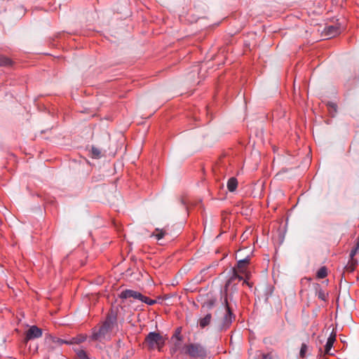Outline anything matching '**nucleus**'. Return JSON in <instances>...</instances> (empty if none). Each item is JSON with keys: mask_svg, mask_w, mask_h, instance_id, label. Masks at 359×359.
I'll return each mask as SVG.
<instances>
[{"mask_svg": "<svg viewBox=\"0 0 359 359\" xmlns=\"http://www.w3.org/2000/svg\"><path fill=\"white\" fill-rule=\"evenodd\" d=\"M307 349H308V346L305 343H303L301 346V348H300V351H299L300 358H305Z\"/></svg>", "mask_w": 359, "mask_h": 359, "instance_id": "nucleus-21", "label": "nucleus"}, {"mask_svg": "<svg viewBox=\"0 0 359 359\" xmlns=\"http://www.w3.org/2000/svg\"><path fill=\"white\" fill-rule=\"evenodd\" d=\"M212 305V303H210L209 307H211Z\"/></svg>", "mask_w": 359, "mask_h": 359, "instance_id": "nucleus-27", "label": "nucleus"}, {"mask_svg": "<svg viewBox=\"0 0 359 359\" xmlns=\"http://www.w3.org/2000/svg\"><path fill=\"white\" fill-rule=\"evenodd\" d=\"M140 301L142 302H144L148 305H154L156 303V300L151 299L146 296H144L143 294H142V297H141Z\"/></svg>", "mask_w": 359, "mask_h": 359, "instance_id": "nucleus-18", "label": "nucleus"}, {"mask_svg": "<svg viewBox=\"0 0 359 359\" xmlns=\"http://www.w3.org/2000/svg\"><path fill=\"white\" fill-rule=\"evenodd\" d=\"M119 297L121 299L133 298L140 300L141 297H142V294L133 290H125L120 293Z\"/></svg>", "mask_w": 359, "mask_h": 359, "instance_id": "nucleus-7", "label": "nucleus"}, {"mask_svg": "<svg viewBox=\"0 0 359 359\" xmlns=\"http://www.w3.org/2000/svg\"><path fill=\"white\" fill-rule=\"evenodd\" d=\"M175 339L176 341H182V335H181V327H178L176 330L173 336L172 337V339Z\"/></svg>", "mask_w": 359, "mask_h": 359, "instance_id": "nucleus-22", "label": "nucleus"}, {"mask_svg": "<svg viewBox=\"0 0 359 359\" xmlns=\"http://www.w3.org/2000/svg\"><path fill=\"white\" fill-rule=\"evenodd\" d=\"M225 302H226V305H225L226 314L224 318V324L225 325H228L232 322L233 313L229 306L226 299H225Z\"/></svg>", "mask_w": 359, "mask_h": 359, "instance_id": "nucleus-10", "label": "nucleus"}, {"mask_svg": "<svg viewBox=\"0 0 359 359\" xmlns=\"http://www.w3.org/2000/svg\"><path fill=\"white\" fill-rule=\"evenodd\" d=\"M250 263V257H247L245 259H241L237 263V268L236 269L238 270L241 273L245 274L247 271V266Z\"/></svg>", "mask_w": 359, "mask_h": 359, "instance_id": "nucleus-8", "label": "nucleus"}, {"mask_svg": "<svg viewBox=\"0 0 359 359\" xmlns=\"http://www.w3.org/2000/svg\"><path fill=\"white\" fill-rule=\"evenodd\" d=\"M237 186H238V181L236 177H231L230 179H229V180L227 182V188L229 191H231V192L234 191L236 189Z\"/></svg>", "mask_w": 359, "mask_h": 359, "instance_id": "nucleus-14", "label": "nucleus"}, {"mask_svg": "<svg viewBox=\"0 0 359 359\" xmlns=\"http://www.w3.org/2000/svg\"><path fill=\"white\" fill-rule=\"evenodd\" d=\"M46 342L50 346L51 348H55L57 346H60L62 344H67V340L57 338L51 334H48L46 337Z\"/></svg>", "mask_w": 359, "mask_h": 359, "instance_id": "nucleus-6", "label": "nucleus"}, {"mask_svg": "<svg viewBox=\"0 0 359 359\" xmlns=\"http://www.w3.org/2000/svg\"><path fill=\"white\" fill-rule=\"evenodd\" d=\"M330 109H332L334 111H337V105L334 103L329 104L328 105Z\"/></svg>", "mask_w": 359, "mask_h": 359, "instance_id": "nucleus-26", "label": "nucleus"}, {"mask_svg": "<svg viewBox=\"0 0 359 359\" xmlns=\"http://www.w3.org/2000/svg\"><path fill=\"white\" fill-rule=\"evenodd\" d=\"M166 234L165 229H156L155 231L151 235V237H155L158 241L162 239Z\"/></svg>", "mask_w": 359, "mask_h": 359, "instance_id": "nucleus-15", "label": "nucleus"}, {"mask_svg": "<svg viewBox=\"0 0 359 359\" xmlns=\"http://www.w3.org/2000/svg\"><path fill=\"white\" fill-rule=\"evenodd\" d=\"M336 333L332 332L325 346V354H330V350L333 346L334 341H336Z\"/></svg>", "mask_w": 359, "mask_h": 359, "instance_id": "nucleus-9", "label": "nucleus"}, {"mask_svg": "<svg viewBox=\"0 0 359 359\" xmlns=\"http://www.w3.org/2000/svg\"><path fill=\"white\" fill-rule=\"evenodd\" d=\"M359 250V241L357 242L355 246L351 250L350 252V257L353 258Z\"/></svg>", "mask_w": 359, "mask_h": 359, "instance_id": "nucleus-24", "label": "nucleus"}, {"mask_svg": "<svg viewBox=\"0 0 359 359\" xmlns=\"http://www.w3.org/2000/svg\"><path fill=\"white\" fill-rule=\"evenodd\" d=\"M13 64L12 60L2 55H0V67H10Z\"/></svg>", "mask_w": 359, "mask_h": 359, "instance_id": "nucleus-16", "label": "nucleus"}, {"mask_svg": "<svg viewBox=\"0 0 359 359\" xmlns=\"http://www.w3.org/2000/svg\"><path fill=\"white\" fill-rule=\"evenodd\" d=\"M42 330L36 325H32L25 333V341L27 342L29 340L38 339L42 336Z\"/></svg>", "mask_w": 359, "mask_h": 359, "instance_id": "nucleus-4", "label": "nucleus"}, {"mask_svg": "<svg viewBox=\"0 0 359 359\" xmlns=\"http://www.w3.org/2000/svg\"><path fill=\"white\" fill-rule=\"evenodd\" d=\"M181 341H176L170 348L171 354H175L181 348Z\"/></svg>", "mask_w": 359, "mask_h": 359, "instance_id": "nucleus-20", "label": "nucleus"}, {"mask_svg": "<svg viewBox=\"0 0 359 359\" xmlns=\"http://www.w3.org/2000/svg\"><path fill=\"white\" fill-rule=\"evenodd\" d=\"M77 358L76 359H89L87 356L86 353L83 350H80L77 352Z\"/></svg>", "mask_w": 359, "mask_h": 359, "instance_id": "nucleus-23", "label": "nucleus"}, {"mask_svg": "<svg viewBox=\"0 0 359 359\" xmlns=\"http://www.w3.org/2000/svg\"><path fill=\"white\" fill-rule=\"evenodd\" d=\"M87 339L86 334H79L76 337H72L70 340H67V344H79L85 341Z\"/></svg>", "mask_w": 359, "mask_h": 359, "instance_id": "nucleus-12", "label": "nucleus"}, {"mask_svg": "<svg viewBox=\"0 0 359 359\" xmlns=\"http://www.w3.org/2000/svg\"><path fill=\"white\" fill-rule=\"evenodd\" d=\"M212 320V315L210 313L206 314L203 318L199 319L198 323L201 328H204L208 326Z\"/></svg>", "mask_w": 359, "mask_h": 359, "instance_id": "nucleus-13", "label": "nucleus"}, {"mask_svg": "<svg viewBox=\"0 0 359 359\" xmlns=\"http://www.w3.org/2000/svg\"><path fill=\"white\" fill-rule=\"evenodd\" d=\"M341 32V28L339 24L329 25L325 27L324 34L327 38H332L339 35Z\"/></svg>", "mask_w": 359, "mask_h": 359, "instance_id": "nucleus-5", "label": "nucleus"}, {"mask_svg": "<svg viewBox=\"0 0 359 359\" xmlns=\"http://www.w3.org/2000/svg\"><path fill=\"white\" fill-rule=\"evenodd\" d=\"M182 353L193 358L204 359L207 356L206 348L199 343H191L184 345Z\"/></svg>", "mask_w": 359, "mask_h": 359, "instance_id": "nucleus-2", "label": "nucleus"}, {"mask_svg": "<svg viewBox=\"0 0 359 359\" xmlns=\"http://www.w3.org/2000/svg\"><path fill=\"white\" fill-rule=\"evenodd\" d=\"M318 297L322 300H325L326 298L325 292L321 290L318 292Z\"/></svg>", "mask_w": 359, "mask_h": 359, "instance_id": "nucleus-25", "label": "nucleus"}, {"mask_svg": "<svg viewBox=\"0 0 359 359\" xmlns=\"http://www.w3.org/2000/svg\"><path fill=\"white\" fill-rule=\"evenodd\" d=\"M91 155L93 158H99L101 156V151L98 148L95 147H92L91 148Z\"/></svg>", "mask_w": 359, "mask_h": 359, "instance_id": "nucleus-19", "label": "nucleus"}, {"mask_svg": "<svg viewBox=\"0 0 359 359\" xmlns=\"http://www.w3.org/2000/svg\"><path fill=\"white\" fill-rule=\"evenodd\" d=\"M243 274L241 273L238 270L233 269V273L226 283V287L227 288L233 282H234L236 280H238V281L242 280L243 279Z\"/></svg>", "mask_w": 359, "mask_h": 359, "instance_id": "nucleus-11", "label": "nucleus"}, {"mask_svg": "<svg viewBox=\"0 0 359 359\" xmlns=\"http://www.w3.org/2000/svg\"><path fill=\"white\" fill-rule=\"evenodd\" d=\"M165 341L163 337L156 332H149L145 338V344L150 350L158 349L161 351Z\"/></svg>", "mask_w": 359, "mask_h": 359, "instance_id": "nucleus-3", "label": "nucleus"}, {"mask_svg": "<svg viewBox=\"0 0 359 359\" xmlns=\"http://www.w3.org/2000/svg\"><path fill=\"white\" fill-rule=\"evenodd\" d=\"M327 276V269L325 266L320 267L316 273V276L318 278L322 279L325 278Z\"/></svg>", "mask_w": 359, "mask_h": 359, "instance_id": "nucleus-17", "label": "nucleus"}, {"mask_svg": "<svg viewBox=\"0 0 359 359\" xmlns=\"http://www.w3.org/2000/svg\"><path fill=\"white\" fill-rule=\"evenodd\" d=\"M116 314L113 311L109 313L102 325L93 329L90 339L93 341H102L103 339L109 337L111 332L116 324Z\"/></svg>", "mask_w": 359, "mask_h": 359, "instance_id": "nucleus-1", "label": "nucleus"}]
</instances>
